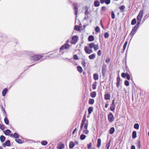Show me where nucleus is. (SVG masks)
<instances>
[{"mask_svg": "<svg viewBox=\"0 0 149 149\" xmlns=\"http://www.w3.org/2000/svg\"><path fill=\"white\" fill-rule=\"evenodd\" d=\"M139 25H140L139 24H138V23H137V24H136V25L133 29L132 30H133V31H136V30L138 28Z\"/></svg>", "mask_w": 149, "mask_h": 149, "instance_id": "nucleus-26", "label": "nucleus"}, {"mask_svg": "<svg viewBox=\"0 0 149 149\" xmlns=\"http://www.w3.org/2000/svg\"><path fill=\"white\" fill-rule=\"evenodd\" d=\"M83 132L86 134H88V133L89 131L87 129H86L85 130H84Z\"/></svg>", "mask_w": 149, "mask_h": 149, "instance_id": "nucleus-53", "label": "nucleus"}, {"mask_svg": "<svg viewBox=\"0 0 149 149\" xmlns=\"http://www.w3.org/2000/svg\"><path fill=\"white\" fill-rule=\"evenodd\" d=\"M107 70V66L106 64H104L102 67V73L103 77H104Z\"/></svg>", "mask_w": 149, "mask_h": 149, "instance_id": "nucleus-5", "label": "nucleus"}, {"mask_svg": "<svg viewBox=\"0 0 149 149\" xmlns=\"http://www.w3.org/2000/svg\"><path fill=\"white\" fill-rule=\"evenodd\" d=\"M110 141L108 143H107L106 144V147L107 148V149H109V146H110Z\"/></svg>", "mask_w": 149, "mask_h": 149, "instance_id": "nucleus-56", "label": "nucleus"}, {"mask_svg": "<svg viewBox=\"0 0 149 149\" xmlns=\"http://www.w3.org/2000/svg\"><path fill=\"white\" fill-rule=\"evenodd\" d=\"M0 129L2 130H4L5 129V126L4 125L0 124Z\"/></svg>", "mask_w": 149, "mask_h": 149, "instance_id": "nucleus-44", "label": "nucleus"}, {"mask_svg": "<svg viewBox=\"0 0 149 149\" xmlns=\"http://www.w3.org/2000/svg\"><path fill=\"white\" fill-rule=\"evenodd\" d=\"M84 50L85 52L87 54H90L92 52V50L91 49H90L87 46L85 47Z\"/></svg>", "mask_w": 149, "mask_h": 149, "instance_id": "nucleus-8", "label": "nucleus"}, {"mask_svg": "<svg viewBox=\"0 0 149 149\" xmlns=\"http://www.w3.org/2000/svg\"><path fill=\"white\" fill-rule=\"evenodd\" d=\"M93 78L95 80H97L98 79V74L97 73L94 74H93Z\"/></svg>", "mask_w": 149, "mask_h": 149, "instance_id": "nucleus-22", "label": "nucleus"}, {"mask_svg": "<svg viewBox=\"0 0 149 149\" xmlns=\"http://www.w3.org/2000/svg\"><path fill=\"white\" fill-rule=\"evenodd\" d=\"M92 147V143H89L87 145V148L88 149H90Z\"/></svg>", "mask_w": 149, "mask_h": 149, "instance_id": "nucleus-45", "label": "nucleus"}, {"mask_svg": "<svg viewBox=\"0 0 149 149\" xmlns=\"http://www.w3.org/2000/svg\"><path fill=\"white\" fill-rule=\"evenodd\" d=\"M88 125V123H86L85 124V125L84 126V127L85 128V129H86V130L87 129Z\"/></svg>", "mask_w": 149, "mask_h": 149, "instance_id": "nucleus-59", "label": "nucleus"}, {"mask_svg": "<svg viewBox=\"0 0 149 149\" xmlns=\"http://www.w3.org/2000/svg\"><path fill=\"white\" fill-rule=\"evenodd\" d=\"M13 137L17 139L19 138V136L17 133H15L13 135Z\"/></svg>", "mask_w": 149, "mask_h": 149, "instance_id": "nucleus-33", "label": "nucleus"}, {"mask_svg": "<svg viewBox=\"0 0 149 149\" xmlns=\"http://www.w3.org/2000/svg\"><path fill=\"white\" fill-rule=\"evenodd\" d=\"M125 7L123 5L119 7L120 9H124Z\"/></svg>", "mask_w": 149, "mask_h": 149, "instance_id": "nucleus-63", "label": "nucleus"}, {"mask_svg": "<svg viewBox=\"0 0 149 149\" xmlns=\"http://www.w3.org/2000/svg\"><path fill=\"white\" fill-rule=\"evenodd\" d=\"M127 42H126L125 44H124L123 46V51L124 52L125 50V48H126V47L127 46Z\"/></svg>", "mask_w": 149, "mask_h": 149, "instance_id": "nucleus-37", "label": "nucleus"}, {"mask_svg": "<svg viewBox=\"0 0 149 149\" xmlns=\"http://www.w3.org/2000/svg\"><path fill=\"white\" fill-rule=\"evenodd\" d=\"M0 139L1 142H3L5 140L6 137L5 136L3 135H1L0 137Z\"/></svg>", "mask_w": 149, "mask_h": 149, "instance_id": "nucleus-21", "label": "nucleus"}, {"mask_svg": "<svg viewBox=\"0 0 149 149\" xmlns=\"http://www.w3.org/2000/svg\"><path fill=\"white\" fill-rule=\"evenodd\" d=\"M86 120V116L85 115H84L83 117V119L82 120V122L81 124V125H84V124H85Z\"/></svg>", "mask_w": 149, "mask_h": 149, "instance_id": "nucleus-16", "label": "nucleus"}, {"mask_svg": "<svg viewBox=\"0 0 149 149\" xmlns=\"http://www.w3.org/2000/svg\"><path fill=\"white\" fill-rule=\"evenodd\" d=\"M136 19L135 18H134L132 21L131 24L132 25H134L136 24Z\"/></svg>", "mask_w": 149, "mask_h": 149, "instance_id": "nucleus-31", "label": "nucleus"}, {"mask_svg": "<svg viewBox=\"0 0 149 149\" xmlns=\"http://www.w3.org/2000/svg\"><path fill=\"white\" fill-rule=\"evenodd\" d=\"M94 40V38L93 36H90L88 38V40L89 41H92Z\"/></svg>", "mask_w": 149, "mask_h": 149, "instance_id": "nucleus-15", "label": "nucleus"}, {"mask_svg": "<svg viewBox=\"0 0 149 149\" xmlns=\"http://www.w3.org/2000/svg\"><path fill=\"white\" fill-rule=\"evenodd\" d=\"M110 95L109 94L106 93L104 95V99L106 100H110Z\"/></svg>", "mask_w": 149, "mask_h": 149, "instance_id": "nucleus-11", "label": "nucleus"}, {"mask_svg": "<svg viewBox=\"0 0 149 149\" xmlns=\"http://www.w3.org/2000/svg\"><path fill=\"white\" fill-rule=\"evenodd\" d=\"M16 141L19 143H22V142L21 140L19 139H16L15 140Z\"/></svg>", "mask_w": 149, "mask_h": 149, "instance_id": "nucleus-42", "label": "nucleus"}, {"mask_svg": "<svg viewBox=\"0 0 149 149\" xmlns=\"http://www.w3.org/2000/svg\"><path fill=\"white\" fill-rule=\"evenodd\" d=\"M109 35L108 32L105 33L104 34V37L105 38H108L109 36Z\"/></svg>", "mask_w": 149, "mask_h": 149, "instance_id": "nucleus-41", "label": "nucleus"}, {"mask_svg": "<svg viewBox=\"0 0 149 149\" xmlns=\"http://www.w3.org/2000/svg\"><path fill=\"white\" fill-rule=\"evenodd\" d=\"M64 147V144L60 142L59 143L57 146V148L58 149H62Z\"/></svg>", "mask_w": 149, "mask_h": 149, "instance_id": "nucleus-10", "label": "nucleus"}, {"mask_svg": "<svg viewBox=\"0 0 149 149\" xmlns=\"http://www.w3.org/2000/svg\"><path fill=\"white\" fill-rule=\"evenodd\" d=\"M97 55L100 56L101 55V50H99L97 53Z\"/></svg>", "mask_w": 149, "mask_h": 149, "instance_id": "nucleus-62", "label": "nucleus"}, {"mask_svg": "<svg viewBox=\"0 0 149 149\" xmlns=\"http://www.w3.org/2000/svg\"><path fill=\"white\" fill-rule=\"evenodd\" d=\"M131 149H135V147L134 146H132L131 147Z\"/></svg>", "mask_w": 149, "mask_h": 149, "instance_id": "nucleus-64", "label": "nucleus"}, {"mask_svg": "<svg viewBox=\"0 0 149 149\" xmlns=\"http://www.w3.org/2000/svg\"><path fill=\"white\" fill-rule=\"evenodd\" d=\"M88 57L90 59H94L95 57V54H91Z\"/></svg>", "mask_w": 149, "mask_h": 149, "instance_id": "nucleus-19", "label": "nucleus"}, {"mask_svg": "<svg viewBox=\"0 0 149 149\" xmlns=\"http://www.w3.org/2000/svg\"><path fill=\"white\" fill-rule=\"evenodd\" d=\"M108 119L109 122H111L114 120V117L112 113H110L108 116Z\"/></svg>", "mask_w": 149, "mask_h": 149, "instance_id": "nucleus-6", "label": "nucleus"}, {"mask_svg": "<svg viewBox=\"0 0 149 149\" xmlns=\"http://www.w3.org/2000/svg\"><path fill=\"white\" fill-rule=\"evenodd\" d=\"M110 58H107L105 60V62L107 63H109L110 61Z\"/></svg>", "mask_w": 149, "mask_h": 149, "instance_id": "nucleus-52", "label": "nucleus"}, {"mask_svg": "<svg viewBox=\"0 0 149 149\" xmlns=\"http://www.w3.org/2000/svg\"><path fill=\"white\" fill-rule=\"evenodd\" d=\"M93 108L92 107H89L88 111L89 114H91L92 112L93 111Z\"/></svg>", "mask_w": 149, "mask_h": 149, "instance_id": "nucleus-14", "label": "nucleus"}, {"mask_svg": "<svg viewBox=\"0 0 149 149\" xmlns=\"http://www.w3.org/2000/svg\"><path fill=\"white\" fill-rule=\"evenodd\" d=\"M134 127L136 129H138L139 127V125L138 123H135L134 125Z\"/></svg>", "mask_w": 149, "mask_h": 149, "instance_id": "nucleus-39", "label": "nucleus"}, {"mask_svg": "<svg viewBox=\"0 0 149 149\" xmlns=\"http://www.w3.org/2000/svg\"><path fill=\"white\" fill-rule=\"evenodd\" d=\"M126 78L127 79H128V80H130V75L128 74H127V75L126 76Z\"/></svg>", "mask_w": 149, "mask_h": 149, "instance_id": "nucleus-58", "label": "nucleus"}, {"mask_svg": "<svg viewBox=\"0 0 149 149\" xmlns=\"http://www.w3.org/2000/svg\"><path fill=\"white\" fill-rule=\"evenodd\" d=\"M94 6H95L97 7L99 6L100 5V2L99 1H95L94 2Z\"/></svg>", "mask_w": 149, "mask_h": 149, "instance_id": "nucleus-36", "label": "nucleus"}, {"mask_svg": "<svg viewBox=\"0 0 149 149\" xmlns=\"http://www.w3.org/2000/svg\"><path fill=\"white\" fill-rule=\"evenodd\" d=\"M136 137V132L135 131H134L132 133V137L135 139Z\"/></svg>", "mask_w": 149, "mask_h": 149, "instance_id": "nucleus-23", "label": "nucleus"}, {"mask_svg": "<svg viewBox=\"0 0 149 149\" xmlns=\"http://www.w3.org/2000/svg\"><path fill=\"white\" fill-rule=\"evenodd\" d=\"M70 47V46L69 44H66V49H69Z\"/></svg>", "mask_w": 149, "mask_h": 149, "instance_id": "nucleus-61", "label": "nucleus"}, {"mask_svg": "<svg viewBox=\"0 0 149 149\" xmlns=\"http://www.w3.org/2000/svg\"><path fill=\"white\" fill-rule=\"evenodd\" d=\"M94 100L93 99H90L88 101V103L89 104H94Z\"/></svg>", "mask_w": 149, "mask_h": 149, "instance_id": "nucleus-27", "label": "nucleus"}, {"mask_svg": "<svg viewBox=\"0 0 149 149\" xmlns=\"http://www.w3.org/2000/svg\"><path fill=\"white\" fill-rule=\"evenodd\" d=\"M89 46L90 48H93L95 51H96L99 49V46L97 44H95L94 43L92 42L89 45Z\"/></svg>", "mask_w": 149, "mask_h": 149, "instance_id": "nucleus-4", "label": "nucleus"}, {"mask_svg": "<svg viewBox=\"0 0 149 149\" xmlns=\"http://www.w3.org/2000/svg\"><path fill=\"white\" fill-rule=\"evenodd\" d=\"M4 133L6 135H9L11 133V131L9 129H7L4 131Z\"/></svg>", "mask_w": 149, "mask_h": 149, "instance_id": "nucleus-13", "label": "nucleus"}, {"mask_svg": "<svg viewBox=\"0 0 149 149\" xmlns=\"http://www.w3.org/2000/svg\"><path fill=\"white\" fill-rule=\"evenodd\" d=\"M1 109L2 110V111H3V113L4 116H7V114L5 111V110L4 109L3 107V106H1Z\"/></svg>", "mask_w": 149, "mask_h": 149, "instance_id": "nucleus-28", "label": "nucleus"}, {"mask_svg": "<svg viewBox=\"0 0 149 149\" xmlns=\"http://www.w3.org/2000/svg\"><path fill=\"white\" fill-rule=\"evenodd\" d=\"M74 142L71 141L69 143V148H72L74 147Z\"/></svg>", "mask_w": 149, "mask_h": 149, "instance_id": "nucleus-18", "label": "nucleus"}, {"mask_svg": "<svg viewBox=\"0 0 149 149\" xmlns=\"http://www.w3.org/2000/svg\"><path fill=\"white\" fill-rule=\"evenodd\" d=\"M111 107L110 108V109L111 111H113L115 110V105H111Z\"/></svg>", "mask_w": 149, "mask_h": 149, "instance_id": "nucleus-40", "label": "nucleus"}, {"mask_svg": "<svg viewBox=\"0 0 149 149\" xmlns=\"http://www.w3.org/2000/svg\"><path fill=\"white\" fill-rule=\"evenodd\" d=\"M110 2V0H105V3L107 4H109Z\"/></svg>", "mask_w": 149, "mask_h": 149, "instance_id": "nucleus-57", "label": "nucleus"}, {"mask_svg": "<svg viewBox=\"0 0 149 149\" xmlns=\"http://www.w3.org/2000/svg\"><path fill=\"white\" fill-rule=\"evenodd\" d=\"M97 84V83L95 81L93 84L92 88L93 89L95 90L96 88Z\"/></svg>", "mask_w": 149, "mask_h": 149, "instance_id": "nucleus-32", "label": "nucleus"}, {"mask_svg": "<svg viewBox=\"0 0 149 149\" xmlns=\"http://www.w3.org/2000/svg\"><path fill=\"white\" fill-rule=\"evenodd\" d=\"M79 26H75L74 28V29L77 31H79Z\"/></svg>", "mask_w": 149, "mask_h": 149, "instance_id": "nucleus-51", "label": "nucleus"}, {"mask_svg": "<svg viewBox=\"0 0 149 149\" xmlns=\"http://www.w3.org/2000/svg\"><path fill=\"white\" fill-rule=\"evenodd\" d=\"M8 91V89L6 88H5L3 91L2 92V95L3 96H5L7 91Z\"/></svg>", "mask_w": 149, "mask_h": 149, "instance_id": "nucleus-12", "label": "nucleus"}, {"mask_svg": "<svg viewBox=\"0 0 149 149\" xmlns=\"http://www.w3.org/2000/svg\"><path fill=\"white\" fill-rule=\"evenodd\" d=\"M137 146H138V147L139 148H140L141 146V142H140V141H139L138 142V143L137 144Z\"/></svg>", "mask_w": 149, "mask_h": 149, "instance_id": "nucleus-55", "label": "nucleus"}, {"mask_svg": "<svg viewBox=\"0 0 149 149\" xmlns=\"http://www.w3.org/2000/svg\"><path fill=\"white\" fill-rule=\"evenodd\" d=\"M73 59L75 60L79 59L78 56L77 54H75L74 55L73 57Z\"/></svg>", "mask_w": 149, "mask_h": 149, "instance_id": "nucleus-49", "label": "nucleus"}, {"mask_svg": "<svg viewBox=\"0 0 149 149\" xmlns=\"http://www.w3.org/2000/svg\"><path fill=\"white\" fill-rule=\"evenodd\" d=\"M95 31L97 33H98L100 31V29L98 26H97L96 27Z\"/></svg>", "mask_w": 149, "mask_h": 149, "instance_id": "nucleus-46", "label": "nucleus"}, {"mask_svg": "<svg viewBox=\"0 0 149 149\" xmlns=\"http://www.w3.org/2000/svg\"><path fill=\"white\" fill-rule=\"evenodd\" d=\"M121 81L120 77H118L117 78V82L116 83V85L118 88H119L120 86V82Z\"/></svg>", "mask_w": 149, "mask_h": 149, "instance_id": "nucleus-9", "label": "nucleus"}, {"mask_svg": "<svg viewBox=\"0 0 149 149\" xmlns=\"http://www.w3.org/2000/svg\"><path fill=\"white\" fill-rule=\"evenodd\" d=\"M81 64L84 67H85L86 66V63L84 61H82Z\"/></svg>", "mask_w": 149, "mask_h": 149, "instance_id": "nucleus-50", "label": "nucleus"}, {"mask_svg": "<svg viewBox=\"0 0 149 149\" xmlns=\"http://www.w3.org/2000/svg\"><path fill=\"white\" fill-rule=\"evenodd\" d=\"M135 31H133V30H132V31L129 34L130 36H131L132 38L134 34H135Z\"/></svg>", "mask_w": 149, "mask_h": 149, "instance_id": "nucleus-30", "label": "nucleus"}, {"mask_svg": "<svg viewBox=\"0 0 149 149\" xmlns=\"http://www.w3.org/2000/svg\"><path fill=\"white\" fill-rule=\"evenodd\" d=\"M86 138V136L84 134H81L80 136V138L81 140L84 139Z\"/></svg>", "mask_w": 149, "mask_h": 149, "instance_id": "nucleus-38", "label": "nucleus"}, {"mask_svg": "<svg viewBox=\"0 0 149 149\" xmlns=\"http://www.w3.org/2000/svg\"><path fill=\"white\" fill-rule=\"evenodd\" d=\"M41 143L43 146H46L47 144V142L46 141L43 140L41 142Z\"/></svg>", "mask_w": 149, "mask_h": 149, "instance_id": "nucleus-34", "label": "nucleus"}, {"mask_svg": "<svg viewBox=\"0 0 149 149\" xmlns=\"http://www.w3.org/2000/svg\"><path fill=\"white\" fill-rule=\"evenodd\" d=\"M86 15H87L90 13V12L88 11V10H86L84 13Z\"/></svg>", "mask_w": 149, "mask_h": 149, "instance_id": "nucleus-54", "label": "nucleus"}, {"mask_svg": "<svg viewBox=\"0 0 149 149\" xmlns=\"http://www.w3.org/2000/svg\"><path fill=\"white\" fill-rule=\"evenodd\" d=\"M143 10H141L140 11L139 14L137 16V23L140 24L141 20V19L143 16Z\"/></svg>", "mask_w": 149, "mask_h": 149, "instance_id": "nucleus-3", "label": "nucleus"}, {"mask_svg": "<svg viewBox=\"0 0 149 149\" xmlns=\"http://www.w3.org/2000/svg\"><path fill=\"white\" fill-rule=\"evenodd\" d=\"M42 58V56L41 55H34L30 57V59L31 60L35 61H38L40 60Z\"/></svg>", "mask_w": 149, "mask_h": 149, "instance_id": "nucleus-2", "label": "nucleus"}, {"mask_svg": "<svg viewBox=\"0 0 149 149\" xmlns=\"http://www.w3.org/2000/svg\"><path fill=\"white\" fill-rule=\"evenodd\" d=\"M5 144L7 145L8 146H10L11 144L10 141L9 140L6 141L5 142Z\"/></svg>", "mask_w": 149, "mask_h": 149, "instance_id": "nucleus-35", "label": "nucleus"}, {"mask_svg": "<svg viewBox=\"0 0 149 149\" xmlns=\"http://www.w3.org/2000/svg\"><path fill=\"white\" fill-rule=\"evenodd\" d=\"M101 143V140L100 139H98L97 140V147L99 148L100 147Z\"/></svg>", "mask_w": 149, "mask_h": 149, "instance_id": "nucleus-25", "label": "nucleus"}, {"mask_svg": "<svg viewBox=\"0 0 149 149\" xmlns=\"http://www.w3.org/2000/svg\"><path fill=\"white\" fill-rule=\"evenodd\" d=\"M64 49H65V44H64L60 47L59 54V55L60 56H58V57H61L63 58L65 56Z\"/></svg>", "mask_w": 149, "mask_h": 149, "instance_id": "nucleus-1", "label": "nucleus"}, {"mask_svg": "<svg viewBox=\"0 0 149 149\" xmlns=\"http://www.w3.org/2000/svg\"><path fill=\"white\" fill-rule=\"evenodd\" d=\"M6 117L4 119V122L6 125H8L9 123V121L8 119L6 117Z\"/></svg>", "mask_w": 149, "mask_h": 149, "instance_id": "nucleus-24", "label": "nucleus"}, {"mask_svg": "<svg viewBox=\"0 0 149 149\" xmlns=\"http://www.w3.org/2000/svg\"><path fill=\"white\" fill-rule=\"evenodd\" d=\"M78 38L77 36H74L72 39L71 43L72 44H75L77 41Z\"/></svg>", "mask_w": 149, "mask_h": 149, "instance_id": "nucleus-7", "label": "nucleus"}, {"mask_svg": "<svg viewBox=\"0 0 149 149\" xmlns=\"http://www.w3.org/2000/svg\"><path fill=\"white\" fill-rule=\"evenodd\" d=\"M77 68L78 71L80 73H81L82 72V69L81 66H77Z\"/></svg>", "mask_w": 149, "mask_h": 149, "instance_id": "nucleus-29", "label": "nucleus"}, {"mask_svg": "<svg viewBox=\"0 0 149 149\" xmlns=\"http://www.w3.org/2000/svg\"><path fill=\"white\" fill-rule=\"evenodd\" d=\"M127 73H122L121 74V76L123 78H125L126 77L127 75Z\"/></svg>", "mask_w": 149, "mask_h": 149, "instance_id": "nucleus-43", "label": "nucleus"}, {"mask_svg": "<svg viewBox=\"0 0 149 149\" xmlns=\"http://www.w3.org/2000/svg\"><path fill=\"white\" fill-rule=\"evenodd\" d=\"M51 55H53L54 56L52 57H51V58L52 57H55L57 56V53L56 52H54Z\"/></svg>", "mask_w": 149, "mask_h": 149, "instance_id": "nucleus-60", "label": "nucleus"}, {"mask_svg": "<svg viewBox=\"0 0 149 149\" xmlns=\"http://www.w3.org/2000/svg\"><path fill=\"white\" fill-rule=\"evenodd\" d=\"M114 13L113 11L111 12V18L112 19H113L115 18Z\"/></svg>", "mask_w": 149, "mask_h": 149, "instance_id": "nucleus-48", "label": "nucleus"}, {"mask_svg": "<svg viewBox=\"0 0 149 149\" xmlns=\"http://www.w3.org/2000/svg\"><path fill=\"white\" fill-rule=\"evenodd\" d=\"M96 95V92L95 91H93L90 94L91 96L93 98L95 97Z\"/></svg>", "mask_w": 149, "mask_h": 149, "instance_id": "nucleus-17", "label": "nucleus"}, {"mask_svg": "<svg viewBox=\"0 0 149 149\" xmlns=\"http://www.w3.org/2000/svg\"><path fill=\"white\" fill-rule=\"evenodd\" d=\"M115 130V129L113 127H111L109 131L110 134H112L114 132Z\"/></svg>", "mask_w": 149, "mask_h": 149, "instance_id": "nucleus-20", "label": "nucleus"}, {"mask_svg": "<svg viewBox=\"0 0 149 149\" xmlns=\"http://www.w3.org/2000/svg\"><path fill=\"white\" fill-rule=\"evenodd\" d=\"M125 84L126 86H129V82L127 80H125Z\"/></svg>", "mask_w": 149, "mask_h": 149, "instance_id": "nucleus-47", "label": "nucleus"}]
</instances>
